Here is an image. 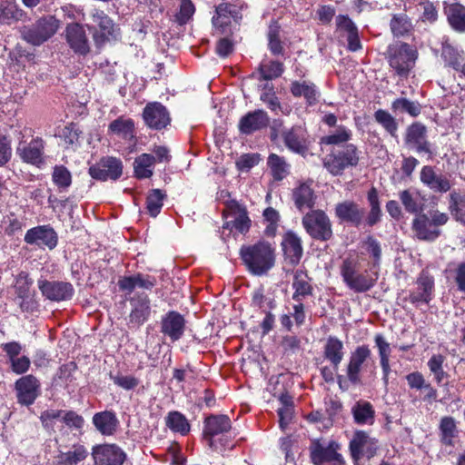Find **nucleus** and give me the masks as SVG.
I'll list each match as a JSON object with an SVG mask.
<instances>
[{
  "mask_svg": "<svg viewBox=\"0 0 465 465\" xmlns=\"http://www.w3.org/2000/svg\"><path fill=\"white\" fill-rule=\"evenodd\" d=\"M88 451L83 445H74L72 450L61 456V462L64 465H75L87 457Z\"/></svg>",
  "mask_w": 465,
  "mask_h": 465,
  "instance_id": "nucleus-53",
  "label": "nucleus"
},
{
  "mask_svg": "<svg viewBox=\"0 0 465 465\" xmlns=\"http://www.w3.org/2000/svg\"><path fill=\"white\" fill-rule=\"evenodd\" d=\"M91 16L94 25L90 29L93 30L94 40L97 45L119 37V28L104 11L94 10Z\"/></svg>",
  "mask_w": 465,
  "mask_h": 465,
  "instance_id": "nucleus-5",
  "label": "nucleus"
},
{
  "mask_svg": "<svg viewBox=\"0 0 465 465\" xmlns=\"http://www.w3.org/2000/svg\"><path fill=\"white\" fill-rule=\"evenodd\" d=\"M262 80H272L282 75L283 64L277 61H262L259 67Z\"/></svg>",
  "mask_w": 465,
  "mask_h": 465,
  "instance_id": "nucleus-51",
  "label": "nucleus"
},
{
  "mask_svg": "<svg viewBox=\"0 0 465 465\" xmlns=\"http://www.w3.org/2000/svg\"><path fill=\"white\" fill-rule=\"evenodd\" d=\"M416 283L417 289L410 292L409 301L416 306L420 303L428 304L433 296L434 281L432 277L422 272Z\"/></svg>",
  "mask_w": 465,
  "mask_h": 465,
  "instance_id": "nucleus-21",
  "label": "nucleus"
},
{
  "mask_svg": "<svg viewBox=\"0 0 465 465\" xmlns=\"http://www.w3.org/2000/svg\"><path fill=\"white\" fill-rule=\"evenodd\" d=\"M241 15L235 6L229 4H221L216 7L215 15L213 16V25L221 33H225L232 20L237 22Z\"/></svg>",
  "mask_w": 465,
  "mask_h": 465,
  "instance_id": "nucleus-27",
  "label": "nucleus"
},
{
  "mask_svg": "<svg viewBox=\"0 0 465 465\" xmlns=\"http://www.w3.org/2000/svg\"><path fill=\"white\" fill-rule=\"evenodd\" d=\"M406 143L417 153L431 154L429 142L426 140V128L421 124H413L407 129Z\"/></svg>",
  "mask_w": 465,
  "mask_h": 465,
  "instance_id": "nucleus-24",
  "label": "nucleus"
},
{
  "mask_svg": "<svg viewBox=\"0 0 465 465\" xmlns=\"http://www.w3.org/2000/svg\"><path fill=\"white\" fill-rule=\"evenodd\" d=\"M45 141L40 137L33 138L29 143L20 141L16 146V154L28 164L41 167L45 164Z\"/></svg>",
  "mask_w": 465,
  "mask_h": 465,
  "instance_id": "nucleus-8",
  "label": "nucleus"
},
{
  "mask_svg": "<svg viewBox=\"0 0 465 465\" xmlns=\"http://www.w3.org/2000/svg\"><path fill=\"white\" fill-rule=\"evenodd\" d=\"M371 351L367 345L358 346L351 353L347 365V378L352 384L361 382V371L364 362L370 359Z\"/></svg>",
  "mask_w": 465,
  "mask_h": 465,
  "instance_id": "nucleus-16",
  "label": "nucleus"
},
{
  "mask_svg": "<svg viewBox=\"0 0 465 465\" xmlns=\"http://www.w3.org/2000/svg\"><path fill=\"white\" fill-rule=\"evenodd\" d=\"M440 441L446 446L453 445V439L457 436V425L452 417H442L440 421Z\"/></svg>",
  "mask_w": 465,
  "mask_h": 465,
  "instance_id": "nucleus-43",
  "label": "nucleus"
},
{
  "mask_svg": "<svg viewBox=\"0 0 465 465\" xmlns=\"http://www.w3.org/2000/svg\"><path fill=\"white\" fill-rule=\"evenodd\" d=\"M166 426L173 432L186 435L190 431V424L183 414L171 411L165 418Z\"/></svg>",
  "mask_w": 465,
  "mask_h": 465,
  "instance_id": "nucleus-45",
  "label": "nucleus"
},
{
  "mask_svg": "<svg viewBox=\"0 0 465 465\" xmlns=\"http://www.w3.org/2000/svg\"><path fill=\"white\" fill-rule=\"evenodd\" d=\"M60 22L54 15H45L28 26L22 29L23 39L33 45H41L53 37L58 28Z\"/></svg>",
  "mask_w": 465,
  "mask_h": 465,
  "instance_id": "nucleus-3",
  "label": "nucleus"
},
{
  "mask_svg": "<svg viewBox=\"0 0 465 465\" xmlns=\"http://www.w3.org/2000/svg\"><path fill=\"white\" fill-rule=\"evenodd\" d=\"M359 162L357 149L347 144L337 153L330 154L323 162L324 167L333 175H339L345 168L355 166Z\"/></svg>",
  "mask_w": 465,
  "mask_h": 465,
  "instance_id": "nucleus-7",
  "label": "nucleus"
},
{
  "mask_svg": "<svg viewBox=\"0 0 465 465\" xmlns=\"http://www.w3.org/2000/svg\"><path fill=\"white\" fill-rule=\"evenodd\" d=\"M351 131L344 126H340L333 134L323 136L321 143L324 144H339L347 142L351 138Z\"/></svg>",
  "mask_w": 465,
  "mask_h": 465,
  "instance_id": "nucleus-58",
  "label": "nucleus"
},
{
  "mask_svg": "<svg viewBox=\"0 0 465 465\" xmlns=\"http://www.w3.org/2000/svg\"><path fill=\"white\" fill-rule=\"evenodd\" d=\"M292 289L294 290L292 299L297 302H301L305 297L312 293V287L305 272L302 270L295 272L292 282Z\"/></svg>",
  "mask_w": 465,
  "mask_h": 465,
  "instance_id": "nucleus-35",
  "label": "nucleus"
},
{
  "mask_svg": "<svg viewBox=\"0 0 465 465\" xmlns=\"http://www.w3.org/2000/svg\"><path fill=\"white\" fill-rule=\"evenodd\" d=\"M267 163L274 180L281 181L288 175L290 166L283 157L271 153L268 157Z\"/></svg>",
  "mask_w": 465,
  "mask_h": 465,
  "instance_id": "nucleus-46",
  "label": "nucleus"
},
{
  "mask_svg": "<svg viewBox=\"0 0 465 465\" xmlns=\"http://www.w3.org/2000/svg\"><path fill=\"white\" fill-rule=\"evenodd\" d=\"M240 254L249 272L254 275H262L274 265V250L264 241L242 246Z\"/></svg>",
  "mask_w": 465,
  "mask_h": 465,
  "instance_id": "nucleus-1",
  "label": "nucleus"
},
{
  "mask_svg": "<svg viewBox=\"0 0 465 465\" xmlns=\"http://www.w3.org/2000/svg\"><path fill=\"white\" fill-rule=\"evenodd\" d=\"M390 65L400 75H406L414 66L418 57L417 50L406 43H397L389 47Z\"/></svg>",
  "mask_w": 465,
  "mask_h": 465,
  "instance_id": "nucleus-4",
  "label": "nucleus"
},
{
  "mask_svg": "<svg viewBox=\"0 0 465 465\" xmlns=\"http://www.w3.org/2000/svg\"><path fill=\"white\" fill-rule=\"evenodd\" d=\"M18 402L29 406L39 395L40 382L33 375H25L15 382Z\"/></svg>",
  "mask_w": 465,
  "mask_h": 465,
  "instance_id": "nucleus-15",
  "label": "nucleus"
},
{
  "mask_svg": "<svg viewBox=\"0 0 465 465\" xmlns=\"http://www.w3.org/2000/svg\"><path fill=\"white\" fill-rule=\"evenodd\" d=\"M339 445L335 441L324 446L320 442H313L311 447V459L315 465H322L326 461H340L341 455L337 452Z\"/></svg>",
  "mask_w": 465,
  "mask_h": 465,
  "instance_id": "nucleus-25",
  "label": "nucleus"
},
{
  "mask_svg": "<svg viewBox=\"0 0 465 465\" xmlns=\"http://www.w3.org/2000/svg\"><path fill=\"white\" fill-rule=\"evenodd\" d=\"M362 247L373 259V268L380 265L381 259V243L372 236H368L362 242Z\"/></svg>",
  "mask_w": 465,
  "mask_h": 465,
  "instance_id": "nucleus-55",
  "label": "nucleus"
},
{
  "mask_svg": "<svg viewBox=\"0 0 465 465\" xmlns=\"http://www.w3.org/2000/svg\"><path fill=\"white\" fill-rule=\"evenodd\" d=\"M352 414L358 424L372 423L374 419V411L371 404L368 401H359L352 408Z\"/></svg>",
  "mask_w": 465,
  "mask_h": 465,
  "instance_id": "nucleus-47",
  "label": "nucleus"
},
{
  "mask_svg": "<svg viewBox=\"0 0 465 465\" xmlns=\"http://www.w3.org/2000/svg\"><path fill=\"white\" fill-rule=\"evenodd\" d=\"M185 330V320L177 312L166 313L161 321V331L172 341H179Z\"/></svg>",
  "mask_w": 465,
  "mask_h": 465,
  "instance_id": "nucleus-19",
  "label": "nucleus"
},
{
  "mask_svg": "<svg viewBox=\"0 0 465 465\" xmlns=\"http://www.w3.org/2000/svg\"><path fill=\"white\" fill-rule=\"evenodd\" d=\"M227 214L226 221L223 224V228L232 229L234 228L241 233H245L249 231L251 226V220L248 216L247 211L244 207L239 204L236 201H230L227 203Z\"/></svg>",
  "mask_w": 465,
  "mask_h": 465,
  "instance_id": "nucleus-10",
  "label": "nucleus"
},
{
  "mask_svg": "<svg viewBox=\"0 0 465 465\" xmlns=\"http://www.w3.org/2000/svg\"><path fill=\"white\" fill-rule=\"evenodd\" d=\"M391 109L395 113H407L411 116H418L420 114V104L418 102L407 98H398L391 104Z\"/></svg>",
  "mask_w": 465,
  "mask_h": 465,
  "instance_id": "nucleus-50",
  "label": "nucleus"
},
{
  "mask_svg": "<svg viewBox=\"0 0 465 465\" xmlns=\"http://www.w3.org/2000/svg\"><path fill=\"white\" fill-rule=\"evenodd\" d=\"M155 157L149 153H143L134 163V174L139 179L149 178L153 175V167Z\"/></svg>",
  "mask_w": 465,
  "mask_h": 465,
  "instance_id": "nucleus-42",
  "label": "nucleus"
},
{
  "mask_svg": "<svg viewBox=\"0 0 465 465\" xmlns=\"http://www.w3.org/2000/svg\"><path fill=\"white\" fill-rule=\"evenodd\" d=\"M111 380L114 381L115 385L126 391L134 389L140 383L139 379L133 375H111Z\"/></svg>",
  "mask_w": 465,
  "mask_h": 465,
  "instance_id": "nucleus-63",
  "label": "nucleus"
},
{
  "mask_svg": "<svg viewBox=\"0 0 465 465\" xmlns=\"http://www.w3.org/2000/svg\"><path fill=\"white\" fill-rule=\"evenodd\" d=\"M195 8L191 0H181L180 10L176 15V22L185 25L194 14Z\"/></svg>",
  "mask_w": 465,
  "mask_h": 465,
  "instance_id": "nucleus-62",
  "label": "nucleus"
},
{
  "mask_svg": "<svg viewBox=\"0 0 465 465\" xmlns=\"http://www.w3.org/2000/svg\"><path fill=\"white\" fill-rule=\"evenodd\" d=\"M335 213L339 219L358 226L362 221L364 210L357 203L346 201L336 205Z\"/></svg>",
  "mask_w": 465,
  "mask_h": 465,
  "instance_id": "nucleus-31",
  "label": "nucleus"
},
{
  "mask_svg": "<svg viewBox=\"0 0 465 465\" xmlns=\"http://www.w3.org/2000/svg\"><path fill=\"white\" fill-rule=\"evenodd\" d=\"M37 283L42 294L50 301L60 302L69 300L74 294V288L68 282H48L45 279H40Z\"/></svg>",
  "mask_w": 465,
  "mask_h": 465,
  "instance_id": "nucleus-14",
  "label": "nucleus"
},
{
  "mask_svg": "<svg viewBox=\"0 0 465 465\" xmlns=\"http://www.w3.org/2000/svg\"><path fill=\"white\" fill-rule=\"evenodd\" d=\"M377 450V442L362 430L356 431L350 442L351 457L357 462L363 456L371 458Z\"/></svg>",
  "mask_w": 465,
  "mask_h": 465,
  "instance_id": "nucleus-12",
  "label": "nucleus"
},
{
  "mask_svg": "<svg viewBox=\"0 0 465 465\" xmlns=\"http://www.w3.org/2000/svg\"><path fill=\"white\" fill-rule=\"evenodd\" d=\"M33 285V280L29 278V275L25 272H21L15 280V290L16 293L20 298H26L30 294V289Z\"/></svg>",
  "mask_w": 465,
  "mask_h": 465,
  "instance_id": "nucleus-59",
  "label": "nucleus"
},
{
  "mask_svg": "<svg viewBox=\"0 0 465 465\" xmlns=\"http://www.w3.org/2000/svg\"><path fill=\"white\" fill-rule=\"evenodd\" d=\"M93 423L101 434L110 436L116 430L118 420L114 412L105 411L95 413Z\"/></svg>",
  "mask_w": 465,
  "mask_h": 465,
  "instance_id": "nucleus-32",
  "label": "nucleus"
},
{
  "mask_svg": "<svg viewBox=\"0 0 465 465\" xmlns=\"http://www.w3.org/2000/svg\"><path fill=\"white\" fill-rule=\"evenodd\" d=\"M52 179L60 191L66 190L72 183L71 173L63 165L54 166Z\"/></svg>",
  "mask_w": 465,
  "mask_h": 465,
  "instance_id": "nucleus-54",
  "label": "nucleus"
},
{
  "mask_svg": "<svg viewBox=\"0 0 465 465\" xmlns=\"http://www.w3.org/2000/svg\"><path fill=\"white\" fill-rule=\"evenodd\" d=\"M336 32L340 37L346 38L350 51L356 52L361 48L358 29L349 16L340 15L336 17Z\"/></svg>",
  "mask_w": 465,
  "mask_h": 465,
  "instance_id": "nucleus-20",
  "label": "nucleus"
},
{
  "mask_svg": "<svg viewBox=\"0 0 465 465\" xmlns=\"http://www.w3.org/2000/svg\"><path fill=\"white\" fill-rule=\"evenodd\" d=\"M92 454L97 465H122L125 460L124 452L114 444L96 446Z\"/></svg>",
  "mask_w": 465,
  "mask_h": 465,
  "instance_id": "nucleus-17",
  "label": "nucleus"
},
{
  "mask_svg": "<svg viewBox=\"0 0 465 465\" xmlns=\"http://www.w3.org/2000/svg\"><path fill=\"white\" fill-rule=\"evenodd\" d=\"M306 232L314 239L327 241L332 235L330 219L322 211H312L302 218Z\"/></svg>",
  "mask_w": 465,
  "mask_h": 465,
  "instance_id": "nucleus-6",
  "label": "nucleus"
},
{
  "mask_svg": "<svg viewBox=\"0 0 465 465\" xmlns=\"http://www.w3.org/2000/svg\"><path fill=\"white\" fill-rule=\"evenodd\" d=\"M291 92L293 96H303L309 104H313L318 98V92L315 85L307 81H294L291 85Z\"/></svg>",
  "mask_w": 465,
  "mask_h": 465,
  "instance_id": "nucleus-41",
  "label": "nucleus"
},
{
  "mask_svg": "<svg viewBox=\"0 0 465 465\" xmlns=\"http://www.w3.org/2000/svg\"><path fill=\"white\" fill-rule=\"evenodd\" d=\"M412 228L422 240H435L440 235V230L433 226L430 218L425 214L418 215L413 220Z\"/></svg>",
  "mask_w": 465,
  "mask_h": 465,
  "instance_id": "nucleus-33",
  "label": "nucleus"
},
{
  "mask_svg": "<svg viewBox=\"0 0 465 465\" xmlns=\"http://www.w3.org/2000/svg\"><path fill=\"white\" fill-rule=\"evenodd\" d=\"M134 122L129 117L120 116L112 121L108 125V134L116 136L125 141L134 138Z\"/></svg>",
  "mask_w": 465,
  "mask_h": 465,
  "instance_id": "nucleus-30",
  "label": "nucleus"
},
{
  "mask_svg": "<svg viewBox=\"0 0 465 465\" xmlns=\"http://www.w3.org/2000/svg\"><path fill=\"white\" fill-rule=\"evenodd\" d=\"M400 199L405 210L411 213H417L421 210L418 195L410 190L400 193Z\"/></svg>",
  "mask_w": 465,
  "mask_h": 465,
  "instance_id": "nucleus-57",
  "label": "nucleus"
},
{
  "mask_svg": "<svg viewBox=\"0 0 465 465\" xmlns=\"http://www.w3.org/2000/svg\"><path fill=\"white\" fill-rule=\"evenodd\" d=\"M293 199L296 207L300 211L311 209L314 205V193L311 184L307 183H301L293 191Z\"/></svg>",
  "mask_w": 465,
  "mask_h": 465,
  "instance_id": "nucleus-38",
  "label": "nucleus"
},
{
  "mask_svg": "<svg viewBox=\"0 0 465 465\" xmlns=\"http://www.w3.org/2000/svg\"><path fill=\"white\" fill-rule=\"evenodd\" d=\"M143 117L150 128L156 130L166 127L171 121L167 109L157 102L148 104L145 106Z\"/></svg>",
  "mask_w": 465,
  "mask_h": 465,
  "instance_id": "nucleus-18",
  "label": "nucleus"
},
{
  "mask_svg": "<svg viewBox=\"0 0 465 465\" xmlns=\"http://www.w3.org/2000/svg\"><path fill=\"white\" fill-rule=\"evenodd\" d=\"M441 56L445 63L456 71L460 70V61H464L463 52L460 51L449 43H444L442 45Z\"/></svg>",
  "mask_w": 465,
  "mask_h": 465,
  "instance_id": "nucleus-48",
  "label": "nucleus"
},
{
  "mask_svg": "<svg viewBox=\"0 0 465 465\" xmlns=\"http://www.w3.org/2000/svg\"><path fill=\"white\" fill-rule=\"evenodd\" d=\"M165 197L166 194L160 189L150 191L146 199V208L152 217H156L160 213Z\"/></svg>",
  "mask_w": 465,
  "mask_h": 465,
  "instance_id": "nucleus-49",
  "label": "nucleus"
},
{
  "mask_svg": "<svg viewBox=\"0 0 465 465\" xmlns=\"http://www.w3.org/2000/svg\"><path fill=\"white\" fill-rule=\"evenodd\" d=\"M122 173L123 164L121 160L112 156L102 158L89 168V174L92 178L100 181L117 180Z\"/></svg>",
  "mask_w": 465,
  "mask_h": 465,
  "instance_id": "nucleus-9",
  "label": "nucleus"
},
{
  "mask_svg": "<svg viewBox=\"0 0 465 465\" xmlns=\"http://www.w3.org/2000/svg\"><path fill=\"white\" fill-rule=\"evenodd\" d=\"M375 121L380 124L392 137L397 138L398 124L387 111L379 109L374 114Z\"/></svg>",
  "mask_w": 465,
  "mask_h": 465,
  "instance_id": "nucleus-52",
  "label": "nucleus"
},
{
  "mask_svg": "<svg viewBox=\"0 0 465 465\" xmlns=\"http://www.w3.org/2000/svg\"><path fill=\"white\" fill-rule=\"evenodd\" d=\"M344 346L341 340L337 337H328L324 345V357L332 364L335 369L339 368L343 356H344Z\"/></svg>",
  "mask_w": 465,
  "mask_h": 465,
  "instance_id": "nucleus-34",
  "label": "nucleus"
},
{
  "mask_svg": "<svg viewBox=\"0 0 465 465\" xmlns=\"http://www.w3.org/2000/svg\"><path fill=\"white\" fill-rule=\"evenodd\" d=\"M268 123L267 114L262 110H256L241 118L239 129L242 134H250L265 127Z\"/></svg>",
  "mask_w": 465,
  "mask_h": 465,
  "instance_id": "nucleus-28",
  "label": "nucleus"
},
{
  "mask_svg": "<svg viewBox=\"0 0 465 465\" xmlns=\"http://www.w3.org/2000/svg\"><path fill=\"white\" fill-rule=\"evenodd\" d=\"M62 411L46 410L41 413L40 420L43 426L47 430H54L58 420H61Z\"/></svg>",
  "mask_w": 465,
  "mask_h": 465,
  "instance_id": "nucleus-64",
  "label": "nucleus"
},
{
  "mask_svg": "<svg viewBox=\"0 0 465 465\" xmlns=\"http://www.w3.org/2000/svg\"><path fill=\"white\" fill-rule=\"evenodd\" d=\"M23 14V10L17 6L15 0L0 2V25H12L21 20Z\"/></svg>",
  "mask_w": 465,
  "mask_h": 465,
  "instance_id": "nucleus-36",
  "label": "nucleus"
},
{
  "mask_svg": "<svg viewBox=\"0 0 465 465\" xmlns=\"http://www.w3.org/2000/svg\"><path fill=\"white\" fill-rule=\"evenodd\" d=\"M390 27L392 35L396 37L407 35L411 32L413 25L405 14H396L391 19Z\"/></svg>",
  "mask_w": 465,
  "mask_h": 465,
  "instance_id": "nucleus-44",
  "label": "nucleus"
},
{
  "mask_svg": "<svg viewBox=\"0 0 465 465\" xmlns=\"http://www.w3.org/2000/svg\"><path fill=\"white\" fill-rule=\"evenodd\" d=\"M273 87L272 84L266 83L263 86V91L261 94V100L267 104V106L273 112L280 109V102L272 91Z\"/></svg>",
  "mask_w": 465,
  "mask_h": 465,
  "instance_id": "nucleus-61",
  "label": "nucleus"
},
{
  "mask_svg": "<svg viewBox=\"0 0 465 465\" xmlns=\"http://www.w3.org/2000/svg\"><path fill=\"white\" fill-rule=\"evenodd\" d=\"M285 258L292 264H297L302 256V246L301 238L292 232L284 234L282 242Z\"/></svg>",
  "mask_w": 465,
  "mask_h": 465,
  "instance_id": "nucleus-29",
  "label": "nucleus"
},
{
  "mask_svg": "<svg viewBox=\"0 0 465 465\" xmlns=\"http://www.w3.org/2000/svg\"><path fill=\"white\" fill-rule=\"evenodd\" d=\"M420 179L423 185L437 193H445L451 189V182L448 175L437 173L433 167L425 165L420 173Z\"/></svg>",
  "mask_w": 465,
  "mask_h": 465,
  "instance_id": "nucleus-11",
  "label": "nucleus"
},
{
  "mask_svg": "<svg viewBox=\"0 0 465 465\" xmlns=\"http://www.w3.org/2000/svg\"><path fill=\"white\" fill-rule=\"evenodd\" d=\"M449 211L453 218L465 225V193L457 190L449 195Z\"/></svg>",
  "mask_w": 465,
  "mask_h": 465,
  "instance_id": "nucleus-39",
  "label": "nucleus"
},
{
  "mask_svg": "<svg viewBox=\"0 0 465 465\" xmlns=\"http://www.w3.org/2000/svg\"><path fill=\"white\" fill-rule=\"evenodd\" d=\"M285 146L292 152L305 156L308 152L309 139L306 130L302 126H293L282 131Z\"/></svg>",
  "mask_w": 465,
  "mask_h": 465,
  "instance_id": "nucleus-13",
  "label": "nucleus"
},
{
  "mask_svg": "<svg viewBox=\"0 0 465 465\" xmlns=\"http://www.w3.org/2000/svg\"><path fill=\"white\" fill-rule=\"evenodd\" d=\"M262 215L264 222L267 223V225L264 229V233L267 236H274L278 228V223L280 219L278 212L272 207H268L263 211Z\"/></svg>",
  "mask_w": 465,
  "mask_h": 465,
  "instance_id": "nucleus-56",
  "label": "nucleus"
},
{
  "mask_svg": "<svg viewBox=\"0 0 465 465\" xmlns=\"http://www.w3.org/2000/svg\"><path fill=\"white\" fill-rule=\"evenodd\" d=\"M80 132L78 128L71 124L69 125L64 126L58 134L55 135L61 138L66 146L74 145L78 142Z\"/></svg>",
  "mask_w": 465,
  "mask_h": 465,
  "instance_id": "nucleus-60",
  "label": "nucleus"
},
{
  "mask_svg": "<svg viewBox=\"0 0 465 465\" xmlns=\"http://www.w3.org/2000/svg\"><path fill=\"white\" fill-rule=\"evenodd\" d=\"M25 242L28 244H35L40 247L46 246L52 250L57 245V235L55 232L48 226H37L26 232Z\"/></svg>",
  "mask_w": 465,
  "mask_h": 465,
  "instance_id": "nucleus-22",
  "label": "nucleus"
},
{
  "mask_svg": "<svg viewBox=\"0 0 465 465\" xmlns=\"http://www.w3.org/2000/svg\"><path fill=\"white\" fill-rule=\"evenodd\" d=\"M340 273L345 285L354 292L370 291L378 279L377 272L370 273L367 271H359V261L352 257L344 259L340 266Z\"/></svg>",
  "mask_w": 465,
  "mask_h": 465,
  "instance_id": "nucleus-2",
  "label": "nucleus"
},
{
  "mask_svg": "<svg viewBox=\"0 0 465 465\" xmlns=\"http://www.w3.org/2000/svg\"><path fill=\"white\" fill-rule=\"evenodd\" d=\"M66 40L74 53L85 55L90 51L89 42L84 27L79 24H70L66 27Z\"/></svg>",
  "mask_w": 465,
  "mask_h": 465,
  "instance_id": "nucleus-23",
  "label": "nucleus"
},
{
  "mask_svg": "<svg viewBox=\"0 0 465 465\" xmlns=\"http://www.w3.org/2000/svg\"><path fill=\"white\" fill-rule=\"evenodd\" d=\"M450 25L457 32L465 33V7L460 4H451L445 6Z\"/></svg>",
  "mask_w": 465,
  "mask_h": 465,
  "instance_id": "nucleus-37",
  "label": "nucleus"
},
{
  "mask_svg": "<svg viewBox=\"0 0 465 465\" xmlns=\"http://www.w3.org/2000/svg\"><path fill=\"white\" fill-rule=\"evenodd\" d=\"M231 429V420L226 415H213L205 420L204 433L213 437Z\"/></svg>",
  "mask_w": 465,
  "mask_h": 465,
  "instance_id": "nucleus-40",
  "label": "nucleus"
},
{
  "mask_svg": "<svg viewBox=\"0 0 465 465\" xmlns=\"http://www.w3.org/2000/svg\"><path fill=\"white\" fill-rule=\"evenodd\" d=\"M132 311L129 314L130 323L140 326L144 323L151 313L150 300L145 294H139L131 299Z\"/></svg>",
  "mask_w": 465,
  "mask_h": 465,
  "instance_id": "nucleus-26",
  "label": "nucleus"
}]
</instances>
